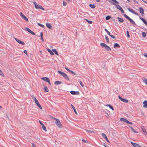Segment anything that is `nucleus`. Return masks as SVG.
<instances>
[{"mask_svg":"<svg viewBox=\"0 0 147 147\" xmlns=\"http://www.w3.org/2000/svg\"><path fill=\"white\" fill-rule=\"evenodd\" d=\"M109 2H110L111 3H112L113 4L115 5V7L118 9L119 10H120L122 13H124V11L123 9L118 4H116L114 3H113V2H111L110 1H109Z\"/></svg>","mask_w":147,"mask_h":147,"instance_id":"1","label":"nucleus"},{"mask_svg":"<svg viewBox=\"0 0 147 147\" xmlns=\"http://www.w3.org/2000/svg\"><path fill=\"white\" fill-rule=\"evenodd\" d=\"M34 5L36 9H41L43 10H44V8L40 5L37 4L35 2H34Z\"/></svg>","mask_w":147,"mask_h":147,"instance_id":"2","label":"nucleus"},{"mask_svg":"<svg viewBox=\"0 0 147 147\" xmlns=\"http://www.w3.org/2000/svg\"><path fill=\"white\" fill-rule=\"evenodd\" d=\"M41 79L44 81L48 82L50 85H51V83L50 82V80L48 78L46 77H43Z\"/></svg>","mask_w":147,"mask_h":147,"instance_id":"3","label":"nucleus"},{"mask_svg":"<svg viewBox=\"0 0 147 147\" xmlns=\"http://www.w3.org/2000/svg\"><path fill=\"white\" fill-rule=\"evenodd\" d=\"M55 123L57 126L59 128L61 127V126H62L61 122L58 119H56Z\"/></svg>","mask_w":147,"mask_h":147,"instance_id":"4","label":"nucleus"},{"mask_svg":"<svg viewBox=\"0 0 147 147\" xmlns=\"http://www.w3.org/2000/svg\"><path fill=\"white\" fill-rule=\"evenodd\" d=\"M127 9L129 11L131 12V13L134 14L135 15H136L137 16L139 15L138 13L136 12L133 9L130 8H127Z\"/></svg>","mask_w":147,"mask_h":147,"instance_id":"5","label":"nucleus"},{"mask_svg":"<svg viewBox=\"0 0 147 147\" xmlns=\"http://www.w3.org/2000/svg\"><path fill=\"white\" fill-rule=\"evenodd\" d=\"M120 120L121 121L125 122L129 124H133L132 122H129L126 119L124 118H121L120 119Z\"/></svg>","mask_w":147,"mask_h":147,"instance_id":"6","label":"nucleus"},{"mask_svg":"<svg viewBox=\"0 0 147 147\" xmlns=\"http://www.w3.org/2000/svg\"><path fill=\"white\" fill-rule=\"evenodd\" d=\"M20 15L21 17L24 20H25L27 22H28L29 21L28 18L25 16H24L22 12L20 13Z\"/></svg>","mask_w":147,"mask_h":147,"instance_id":"7","label":"nucleus"},{"mask_svg":"<svg viewBox=\"0 0 147 147\" xmlns=\"http://www.w3.org/2000/svg\"><path fill=\"white\" fill-rule=\"evenodd\" d=\"M35 103L36 104L37 106L40 109H42V107L39 104L38 100L36 99V98H34V100Z\"/></svg>","mask_w":147,"mask_h":147,"instance_id":"8","label":"nucleus"},{"mask_svg":"<svg viewBox=\"0 0 147 147\" xmlns=\"http://www.w3.org/2000/svg\"><path fill=\"white\" fill-rule=\"evenodd\" d=\"M119 98L121 101L127 103L128 102V100H127L122 98L120 96H119Z\"/></svg>","mask_w":147,"mask_h":147,"instance_id":"9","label":"nucleus"},{"mask_svg":"<svg viewBox=\"0 0 147 147\" xmlns=\"http://www.w3.org/2000/svg\"><path fill=\"white\" fill-rule=\"evenodd\" d=\"M14 39L16 40V41L18 43L22 45H24L25 43L24 42L21 41L20 40L16 38H15Z\"/></svg>","mask_w":147,"mask_h":147,"instance_id":"10","label":"nucleus"},{"mask_svg":"<svg viewBox=\"0 0 147 147\" xmlns=\"http://www.w3.org/2000/svg\"><path fill=\"white\" fill-rule=\"evenodd\" d=\"M26 30L30 33V34H33V35H35V34L34 32L31 30L29 28H25Z\"/></svg>","mask_w":147,"mask_h":147,"instance_id":"11","label":"nucleus"},{"mask_svg":"<svg viewBox=\"0 0 147 147\" xmlns=\"http://www.w3.org/2000/svg\"><path fill=\"white\" fill-rule=\"evenodd\" d=\"M39 122L40 123V124L41 125L42 128L43 130L45 131H47V129L45 125L43 124L42 123L41 121H39Z\"/></svg>","mask_w":147,"mask_h":147,"instance_id":"12","label":"nucleus"},{"mask_svg":"<svg viewBox=\"0 0 147 147\" xmlns=\"http://www.w3.org/2000/svg\"><path fill=\"white\" fill-rule=\"evenodd\" d=\"M70 93L71 94L73 95H78L79 94V92L78 91H71L70 92Z\"/></svg>","mask_w":147,"mask_h":147,"instance_id":"13","label":"nucleus"},{"mask_svg":"<svg viewBox=\"0 0 147 147\" xmlns=\"http://www.w3.org/2000/svg\"><path fill=\"white\" fill-rule=\"evenodd\" d=\"M85 130L87 134H92V133H94V132L93 130H86V129H84Z\"/></svg>","mask_w":147,"mask_h":147,"instance_id":"14","label":"nucleus"},{"mask_svg":"<svg viewBox=\"0 0 147 147\" xmlns=\"http://www.w3.org/2000/svg\"><path fill=\"white\" fill-rule=\"evenodd\" d=\"M131 144L132 145L135 147H140V145L137 144L133 143L132 142H131Z\"/></svg>","mask_w":147,"mask_h":147,"instance_id":"15","label":"nucleus"},{"mask_svg":"<svg viewBox=\"0 0 147 147\" xmlns=\"http://www.w3.org/2000/svg\"><path fill=\"white\" fill-rule=\"evenodd\" d=\"M46 25L47 27L49 29H52V27L51 26V24L50 23H47L46 24Z\"/></svg>","mask_w":147,"mask_h":147,"instance_id":"16","label":"nucleus"},{"mask_svg":"<svg viewBox=\"0 0 147 147\" xmlns=\"http://www.w3.org/2000/svg\"><path fill=\"white\" fill-rule=\"evenodd\" d=\"M140 19L141 20L142 22L146 25H147V22L144 19V18H142V17H140Z\"/></svg>","mask_w":147,"mask_h":147,"instance_id":"17","label":"nucleus"},{"mask_svg":"<svg viewBox=\"0 0 147 147\" xmlns=\"http://www.w3.org/2000/svg\"><path fill=\"white\" fill-rule=\"evenodd\" d=\"M139 11L140 13L142 15H143L144 14V9H143L141 7H140L139 8Z\"/></svg>","mask_w":147,"mask_h":147,"instance_id":"18","label":"nucleus"},{"mask_svg":"<svg viewBox=\"0 0 147 147\" xmlns=\"http://www.w3.org/2000/svg\"><path fill=\"white\" fill-rule=\"evenodd\" d=\"M143 107L145 108H147V101L145 100L143 102Z\"/></svg>","mask_w":147,"mask_h":147,"instance_id":"19","label":"nucleus"},{"mask_svg":"<svg viewBox=\"0 0 147 147\" xmlns=\"http://www.w3.org/2000/svg\"><path fill=\"white\" fill-rule=\"evenodd\" d=\"M63 77L66 80H69V77L67 76L66 73H65L64 75H63Z\"/></svg>","mask_w":147,"mask_h":147,"instance_id":"20","label":"nucleus"},{"mask_svg":"<svg viewBox=\"0 0 147 147\" xmlns=\"http://www.w3.org/2000/svg\"><path fill=\"white\" fill-rule=\"evenodd\" d=\"M117 19L118 20L119 22L122 23L124 21V20L123 18H121L120 17H117Z\"/></svg>","mask_w":147,"mask_h":147,"instance_id":"21","label":"nucleus"},{"mask_svg":"<svg viewBox=\"0 0 147 147\" xmlns=\"http://www.w3.org/2000/svg\"><path fill=\"white\" fill-rule=\"evenodd\" d=\"M142 129L143 132L144 133V134L145 135H146L147 134V133L146 132V129L144 128V127H142Z\"/></svg>","mask_w":147,"mask_h":147,"instance_id":"22","label":"nucleus"},{"mask_svg":"<svg viewBox=\"0 0 147 147\" xmlns=\"http://www.w3.org/2000/svg\"><path fill=\"white\" fill-rule=\"evenodd\" d=\"M62 83V82L60 81H57L55 82L54 84L55 85H58Z\"/></svg>","mask_w":147,"mask_h":147,"instance_id":"23","label":"nucleus"},{"mask_svg":"<svg viewBox=\"0 0 147 147\" xmlns=\"http://www.w3.org/2000/svg\"><path fill=\"white\" fill-rule=\"evenodd\" d=\"M47 49L48 51H49L51 55H53L54 54V53L53 51H51V50L49 49L48 48H47Z\"/></svg>","mask_w":147,"mask_h":147,"instance_id":"24","label":"nucleus"},{"mask_svg":"<svg viewBox=\"0 0 147 147\" xmlns=\"http://www.w3.org/2000/svg\"><path fill=\"white\" fill-rule=\"evenodd\" d=\"M128 126L131 129V131L134 132V133H138V132L136 131L134 129H133L132 127L130 126L129 125H128Z\"/></svg>","mask_w":147,"mask_h":147,"instance_id":"25","label":"nucleus"},{"mask_svg":"<svg viewBox=\"0 0 147 147\" xmlns=\"http://www.w3.org/2000/svg\"><path fill=\"white\" fill-rule=\"evenodd\" d=\"M105 49L107 51H111V49L110 47L107 45L105 47Z\"/></svg>","mask_w":147,"mask_h":147,"instance_id":"26","label":"nucleus"},{"mask_svg":"<svg viewBox=\"0 0 147 147\" xmlns=\"http://www.w3.org/2000/svg\"><path fill=\"white\" fill-rule=\"evenodd\" d=\"M71 106L72 109H73V110H74V111L75 113L76 114H78V113L77 112V111H76V109L75 107L72 104H71Z\"/></svg>","mask_w":147,"mask_h":147,"instance_id":"27","label":"nucleus"},{"mask_svg":"<svg viewBox=\"0 0 147 147\" xmlns=\"http://www.w3.org/2000/svg\"><path fill=\"white\" fill-rule=\"evenodd\" d=\"M44 87L45 92H47L49 91V90L47 86H44Z\"/></svg>","mask_w":147,"mask_h":147,"instance_id":"28","label":"nucleus"},{"mask_svg":"<svg viewBox=\"0 0 147 147\" xmlns=\"http://www.w3.org/2000/svg\"><path fill=\"white\" fill-rule=\"evenodd\" d=\"M120 47V45L118 44V43H115L114 45V46H113V47L114 48H119Z\"/></svg>","mask_w":147,"mask_h":147,"instance_id":"29","label":"nucleus"},{"mask_svg":"<svg viewBox=\"0 0 147 147\" xmlns=\"http://www.w3.org/2000/svg\"><path fill=\"white\" fill-rule=\"evenodd\" d=\"M142 80L143 82L146 84L147 85V79L145 78L144 77L142 78Z\"/></svg>","mask_w":147,"mask_h":147,"instance_id":"30","label":"nucleus"},{"mask_svg":"<svg viewBox=\"0 0 147 147\" xmlns=\"http://www.w3.org/2000/svg\"><path fill=\"white\" fill-rule=\"evenodd\" d=\"M129 21L133 25H136V23L133 20L131 19V18L129 20Z\"/></svg>","mask_w":147,"mask_h":147,"instance_id":"31","label":"nucleus"},{"mask_svg":"<svg viewBox=\"0 0 147 147\" xmlns=\"http://www.w3.org/2000/svg\"><path fill=\"white\" fill-rule=\"evenodd\" d=\"M123 15L127 19H128L129 21L130 19L131 18H130L128 16H127L126 14H124Z\"/></svg>","mask_w":147,"mask_h":147,"instance_id":"32","label":"nucleus"},{"mask_svg":"<svg viewBox=\"0 0 147 147\" xmlns=\"http://www.w3.org/2000/svg\"><path fill=\"white\" fill-rule=\"evenodd\" d=\"M100 46L102 47H105L107 45L105 43L101 42L100 44Z\"/></svg>","mask_w":147,"mask_h":147,"instance_id":"33","label":"nucleus"},{"mask_svg":"<svg viewBox=\"0 0 147 147\" xmlns=\"http://www.w3.org/2000/svg\"><path fill=\"white\" fill-rule=\"evenodd\" d=\"M89 6L91 8L94 9V8L96 7L95 5L94 4H90Z\"/></svg>","mask_w":147,"mask_h":147,"instance_id":"34","label":"nucleus"},{"mask_svg":"<svg viewBox=\"0 0 147 147\" xmlns=\"http://www.w3.org/2000/svg\"><path fill=\"white\" fill-rule=\"evenodd\" d=\"M58 73L60 74L62 76H63V75H64L65 73L62 72L61 71L59 70L58 71Z\"/></svg>","mask_w":147,"mask_h":147,"instance_id":"35","label":"nucleus"},{"mask_svg":"<svg viewBox=\"0 0 147 147\" xmlns=\"http://www.w3.org/2000/svg\"><path fill=\"white\" fill-rule=\"evenodd\" d=\"M52 50L53 51V52H54L57 55H58V52L55 49H53Z\"/></svg>","mask_w":147,"mask_h":147,"instance_id":"36","label":"nucleus"},{"mask_svg":"<svg viewBox=\"0 0 147 147\" xmlns=\"http://www.w3.org/2000/svg\"><path fill=\"white\" fill-rule=\"evenodd\" d=\"M105 37L106 41L107 42H109V39L107 36L106 35H105Z\"/></svg>","mask_w":147,"mask_h":147,"instance_id":"37","label":"nucleus"},{"mask_svg":"<svg viewBox=\"0 0 147 147\" xmlns=\"http://www.w3.org/2000/svg\"><path fill=\"white\" fill-rule=\"evenodd\" d=\"M107 106H109V107L110 108L112 109V110L113 111L114 110V108L113 107L111 106L110 105H106Z\"/></svg>","mask_w":147,"mask_h":147,"instance_id":"38","label":"nucleus"},{"mask_svg":"<svg viewBox=\"0 0 147 147\" xmlns=\"http://www.w3.org/2000/svg\"><path fill=\"white\" fill-rule=\"evenodd\" d=\"M142 35L143 37H144L146 36V33L145 32H144L142 33Z\"/></svg>","mask_w":147,"mask_h":147,"instance_id":"39","label":"nucleus"},{"mask_svg":"<svg viewBox=\"0 0 147 147\" xmlns=\"http://www.w3.org/2000/svg\"><path fill=\"white\" fill-rule=\"evenodd\" d=\"M40 37L41 40H42L43 41L44 40L43 38V33L42 32L40 33Z\"/></svg>","mask_w":147,"mask_h":147,"instance_id":"40","label":"nucleus"},{"mask_svg":"<svg viewBox=\"0 0 147 147\" xmlns=\"http://www.w3.org/2000/svg\"><path fill=\"white\" fill-rule=\"evenodd\" d=\"M85 20L89 24H92L93 22L92 21L89 20L87 19H86Z\"/></svg>","mask_w":147,"mask_h":147,"instance_id":"41","label":"nucleus"},{"mask_svg":"<svg viewBox=\"0 0 147 147\" xmlns=\"http://www.w3.org/2000/svg\"><path fill=\"white\" fill-rule=\"evenodd\" d=\"M111 18V16H107L106 18H105V19L106 20H109Z\"/></svg>","mask_w":147,"mask_h":147,"instance_id":"42","label":"nucleus"},{"mask_svg":"<svg viewBox=\"0 0 147 147\" xmlns=\"http://www.w3.org/2000/svg\"><path fill=\"white\" fill-rule=\"evenodd\" d=\"M101 135L104 138H106V137H107L106 134L104 133H102Z\"/></svg>","mask_w":147,"mask_h":147,"instance_id":"43","label":"nucleus"},{"mask_svg":"<svg viewBox=\"0 0 147 147\" xmlns=\"http://www.w3.org/2000/svg\"><path fill=\"white\" fill-rule=\"evenodd\" d=\"M38 25L42 27V28H44L45 27V26L44 25H42V24L39 23H38Z\"/></svg>","mask_w":147,"mask_h":147,"instance_id":"44","label":"nucleus"},{"mask_svg":"<svg viewBox=\"0 0 147 147\" xmlns=\"http://www.w3.org/2000/svg\"><path fill=\"white\" fill-rule=\"evenodd\" d=\"M126 33H127V37L128 38H129L130 37V35L129 34V31L128 30L127 31H126Z\"/></svg>","mask_w":147,"mask_h":147,"instance_id":"45","label":"nucleus"},{"mask_svg":"<svg viewBox=\"0 0 147 147\" xmlns=\"http://www.w3.org/2000/svg\"><path fill=\"white\" fill-rule=\"evenodd\" d=\"M105 30L109 35H110V32L106 29H105Z\"/></svg>","mask_w":147,"mask_h":147,"instance_id":"46","label":"nucleus"},{"mask_svg":"<svg viewBox=\"0 0 147 147\" xmlns=\"http://www.w3.org/2000/svg\"><path fill=\"white\" fill-rule=\"evenodd\" d=\"M79 82L80 83V84L81 86L82 87H83L84 86V85H83L82 82L81 81H80Z\"/></svg>","mask_w":147,"mask_h":147,"instance_id":"47","label":"nucleus"},{"mask_svg":"<svg viewBox=\"0 0 147 147\" xmlns=\"http://www.w3.org/2000/svg\"><path fill=\"white\" fill-rule=\"evenodd\" d=\"M109 35L113 39H114V38H115L114 36L113 35H112L111 34H110V35Z\"/></svg>","mask_w":147,"mask_h":147,"instance_id":"48","label":"nucleus"},{"mask_svg":"<svg viewBox=\"0 0 147 147\" xmlns=\"http://www.w3.org/2000/svg\"><path fill=\"white\" fill-rule=\"evenodd\" d=\"M70 72L71 73V74H72L73 75H76L75 73L72 71L71 70Z\"/></svg>","mask_w":147,"mask_h":147,"instance_id":"49","label":"nucleus"},{"mask_svg":"<svg viewBox=\"0 0 147 147\" xmlns=\"http://www.w3.org/2000/svg\"><path fill=\"white\" fill-rule=\"evenodd\" d=\"M31 147H36V146L35 145V144L33 143H32V146Z\"/></svg>","mask_w":147,"mask_h":147,"instance_id":"50","label":"nucleus"},{"mask_svg":"<svg viewBox=\"0 0 147 147\" xmlns=\"http://www.w3.org/2000/svg\"><path fill=\"white\" fill-rule=\"evenodd\" d=\"M63 6H65L66 4V3L65 2L63 1Z\"/></svg>","mask_w":147,"mask_h":147,"instance_id":"51","label":"nucleus"},{"mask_svg":"<svg viewBox=\"0 0 147 147\" xmlns=\"http://www.w3.org/2000/svg\"><path fill=\"white\" fill-rule=\"evenodd\" d=\"M82 141L83 142H85V143H87V142H87V140H84V139H83V140H82Z\"/></svg>","mask_w":147,"mask_h":147,"instance_id":"52","label":"nucleus"},{"mask_svg":"<svg viewBox=\"0 0 147 147\" xmlns=\"http://www.w3.org/2000/svg\"><path fill=\"white\" fill-rule=\"evenodd\" d=\"M65 69L67 70L68 71L70 72L71 71V70L65 67Z\"/></svg>","mask_w":147,"mask_h":147,"instance_id":"53","label":"nucleus"},{"mask_svg":"<svg viewBox=\"0 0 147 147\" xmlns=\"http://www.w3.org/2000/svg\"><path fill=\"white\" fill-rule=\"evenodd\" d=\"M134 2L135 3L138 4V2L136 0H133Z\"/></svg>","mask_w":147,"mask_h":147,"instance_id":"54","label":"nucleus"},{"mask_svg":"<svg viewBox=\"0 0 147 147\" xmlns=\"http://www.w3.org/2000/svg\"><path fill=\"white\" fill-rule=\"evenodd\" d=\"M24 53H25V54L27 55V51L26 50H24Z\"/></svg>","mask_w":147,"mask_h":147,"instance_id":"55","label":"nucleus"},{"mask_svg":"<svg viewBox=\"0 0 147 147\" xmlns=\"http://www.w3.org/2000/svg\"><path fill=\"white\" fill-rule=\"evenodd\" d=\"M144 55L145 57H147V53H144Z\"/></svg>","mask_w":147,"mask_h":147,"instance_id":"56","label":"nucleus"},{"mask_svg":"<svg viewBox=\"0 0 147 147\" xmlns=\"http://www.w3.org/2000/svg\"><path fill=\"white\" fill-rule=\"evenodd\" d=\"M103 145L105 147H107V146H108L105 143H104Z\"/></svg>","mask_w":147,"mask_h":147,"instance_id":"57","label":"nucleus"},{"mask_svg":"<svg viewBox=\"0 0 147 147\" xmlns=\"http://www.w3.org/2000/svg\"><path fill=\"white\" fill-rule=\"evenodd\" d=\"M32 98L34 100V98H35V97L33 96L32 95Z\"/></svg>","mask_w":147,"mask_h":147,"instance_id":"58","label":"nucleus"},{"mask_svg":"<svg viewBox=\"0 0 147 147\" xmlns=\"http://www.w3.org/2000/svg\"><path fill=\"white\" fill-rule=\"evenodd\" d=\"M105 139L107 141V142H109V141L108 140V139L107 137H106V138H105Z\"/></svg>","mask_w":147,"mask_h":147,"instance_id":"59","label":"nucleus"},{"mask_svg":"<svg viewBox=\"0 0 147 147\" xmlns=\"http://www.w3.org/2000/svg\"><path fill=\"white\" fill-rule=\"evenodd\" d=\"M96 1L97 2H100V0H96Z\"/></svg>","mask_w":147,"mask_h":147,"instance_id":"60","label":"nucleus"},{"mask_svg":"<svg viewBox=\"0 0 147 147\" xmlns=\"http://www.w3.org/2000/svg\"><path fill=\"white\" fill-rule=\"evenodd\" d=\"M143 1H144V3H147L146 1H143Z\"/></svg>","mask_w":147,"mask_h":147,"instance_id":"61","label":"nucleus"},{"mask_svg":"<svg viewBox=\"0 0 147 147\" xmlns=\"http://www.w3.org/2000/svg\"><path fill=\"white\" fill-rule=\"evenodd\" d=\"M127 1L128 2H130V0H127Z\"/></svg>","mask_w":147,"mask_h":147,"instance_id":"62","label":"nucleus"},{"mask_svg":"<svg viewBox=\"0 0 147 147\" xmlns=\"http://www.w3.org/2000/svg\"><path fill=\"white\" fill-rule=\"evenodd\" d=\"M2 108V107L0 105V109H1Z\"/></svg>","mask_w":147,"mask_h":147,"instance_id":"63","label":"nucleus"},{"mask_svg":"<svg viewBox=\"0 0 147 147\" xmlns=\"http://www.w3.org/2000/svg\"><path fill=\"white\" fill-rule=\"evenodd\" d=\"M56 119H57V118H54V119H55L56 121Z\"/></svg>","mask_w":147,"mask_h":147,"instance_id":"64","label":"nucleus"}]
</instances>
